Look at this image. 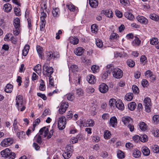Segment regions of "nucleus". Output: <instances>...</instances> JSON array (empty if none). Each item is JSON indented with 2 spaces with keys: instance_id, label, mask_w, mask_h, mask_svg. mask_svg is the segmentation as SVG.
Listing matches in <instances>:
<instances>
[{
  "instance_id": "50",
  "label": "nucleus",
  "mask_w": 159,
  "mask_h": 159,
  "mask_svg": "<svg viewBox=\"0 0 159 159\" xmlns=\"http://www.w3.org/2000/svg\"><path fill=\"white\" fill-rule=\"evenodd\" d=\"M99 67L96 65H93L92 66L91 69L94 73L97 72L98 70Z\"/></svg>"
},
{
  "instance_id": "45",
  "label": "nucleus",
  "mask_w": 159,
  "mask_h": 159,
  "mask_svg": "<svg viewBox=\"0 0 159 159\" xmlns=\"http://www.w3.org/2000/svg\"><path fill=\"white\" fill-rule=\"evenodd\" d=\"M117 155L118 157L120 159H122L124 157V155L123 152L121 150H119L117 152Z\"/></svg>"
},
{
  "instance_id": "26",
  "label": "nucleus",
  "mask_w": 159,
  "mask_h": 159,
  "mask_svg": "<svg viewBox=\"0 0 159 159\" xmlns=\"http://www.w3.org/2000/svg\"><path fill=\"white\" fill-rule=\"evenodd\" d=\"M139 125L140 129L143 131H145L147 128V125L144 122H140Z\"/></svg>"
},
{
  "instance_id": "32",
  "label": "nucleus",
  "mask_w": 159,
  "mask_h": 159,
  "mask_svg": "<svg viewBox=\"0 0 159 159\" xmlns=\"http://www.w3.org/2000/svg\"><path fill=\"white\" fill-rule=\"evenodd\" d=\"M127 56V54L123 52V53L121 52H116L115 53V57H125Z\"/></svg>"
},
{
  "instance_id": "46",
  "label": "nucleus",
  "mask_w": 159,
  "mask_h": 159,
  "mask_svg": "<svg viewBox=\"0 0 159 159\" xmlns=\"http://www.w3.org/2000/svg\"><path fill=\"white\" fill-rule=\"evenodd\" d=\"M118 37L119 36L118 34L115 33H113L111 35L110 39L111 40L117 39Z\"/></svg>"
},
{
  "instance_id": "7",
  "label": "nucleus",
  "mask_w": 159,
  "mask_h": 159,
  "mask_svg": "<svg viewBox=\"0 0 159 159\" xmlns=\"http://www.w3.org/2000/svg\"><path fill=\"white\" fill-rule=\"evenodd\" d=\"M14 140L11 138H6L1 142L0 145L2 147H7L12 144Z\"/></svg>"
},
{
  "instance_id": "59",
  "label": "nucleus",
  "mask_w": 159,
  "mask_h": 159,
  "mask_svg": "<svg viewBox=\"0 0 159 159\" xmlns=\"http://www.w3.org/2000/svg\"><path fill=\"white\" fill-rule=\"evenodd\" d=\"M37 95L38 96L41 97L44 100L47 99V97L44 94H42L40 93H37Z\"/></svg>"
},
{
  "instance_id": "64",
  "label": "nucleus",
  "mask_w": 159,
  "mask_h": 159,
  "mask_svg": "<svg viewBox=\"0 0 159 159\" xmlns=\"http://www.w3.org/2000/svg\"><path fill=\"white\" fill-rule=\"evenodd\" d=\"M116 14L117 16L119 18H121L122 16V13L120 11L116 10L115 11Z\"/></svg>"
},
{
  "instance_id": "28",
  "label": "nucleus",
  "mask_w": 159,
  "mask_h": 159,
  "mask_svg": "<svg viewBox=\"0 0 159 159\" xmlns=\"http://www.w3.org/2000/svg\"><path fill=\"white\" fill-rule=\"evenodd\" d=\"M29 49V45L28 44H26L24 47V49L22 50V54L24 56H25L27 55Z\"/></svg>"
},
{
  "instance_id": "18",
  "label": "nucleus",
  "mask_w": 159,
  "mask_h": 159,
  "mask_svg": "<svg viewBox=\"0 0 159 159\" xmlns=\"http://www.w3.org/2000/svg\"><path fill=\"white\" fill-rule=\"evenodd\" d=\"M47 59L48 61H50L52 58L54 59L55 57L54 54L52 52L50 51L49 52H47L46 53Z\"/></svg>"
},
{
  "instance_id": "39",
  "label": "nucleus",
  "mask_w": 159,
  "mask_h": 159,
  "mask_svg": "<svg viewBox=\"0 0 159 159\" xmlns=\"http://www.w3.org/2000/svg\"><path fill=\"white\" fill-rule=\"evenodd\" d=\"M66 96L67 99L70 101H72L75 98L74 95L70 93L67 94Z\"/></svg>"
},
{
  "instance_id": "44",
  "label": "nucleus",
  "mask_w": 159,
  "mask_h": 159,
  "mask_svg": "<svg viewBox=\"0 0 159 159\" xmlns=\"http://www.w3.org/2000/svg\"><path fill=\"white\" fill-rule=\"evenodd\" d=\"M41 80L42 82L40 84L39 89L41 91H43L45 90V86L43 81L42 80Z\"/></svg>"
},
{
  "instance_id": "42",
  "label": "nucleus",
  "mask_w": 159,
  "mask_h": 159,
  "mask_svg": "<svg viewBox=\"0 0 159 159\" xmlns=\"http://www.w3.org/2000/svg\"><path fill=\"white\" fill-rule=\"evenodd\" d=\"M127 65L130 67H133L135 65L134 62L131 59H129L127 61Z\"/></svg>"
},
{
  "instance_id": "1",
  "label": "nucleus",
  "mask_w": 159,
  "mask_h": 159,
  "mask_svg": "<svg viewBox=\"0 0 159 159\" xmlns=\"http://www.w3.org/2000/svg\"><path fill=\"white\" fill-rule=\"evenodd\" d=\"M16 106L18 110L23 111L25 110V107L24 105L23 97L22 95H17L16 98Z\"/></svg>"
},
{
  "instance_id": "12",
  "label": "nucleus",
  "mask_w": 159,
  "mask_h": 159,
  "mask_svg": "<svg viewBox=\"0 0 159 159\" xmlns=\"http://www.w3.org/2000/svg\"><path fill=\"white\" fill-rule=\"evenodd\" d=\"M48 128L45 127H43L39 130V134L43 135L44 137H45L48 134Z\"/></svg>"
},
{
  "instance_id": "13",
  "label": "nucleus",
  "mask_w": 159,
  "mask_h": 159,
  "mask_svg": "<svg viewBox=\"0 0 159 159\" xmlns=\"http://www.w3.org/2000/svg\"><path fill=\"white\" fill-rule=\"evenodd\" d=\"M84 49L81 47H79L75 48L74 50L75 54L78 56H81L84 52Z\"/></svg>"
},
{
  "instance_id": "47",
  "label": "nucleus",
  "mask_w": 159,
  "mask_h": 159,
  "mask_svg": "<svg viewBox=\"0 0 159 159\" xmlns=\"http://www.w3.org/2000/svg\"><path fill=\"white\" fill-rule=\"evenodd\" d=\"M150 43L152 45H156L158 44V39L157 38H153L150 41Z\"/></svg>"
},
{
  "instance_id": "22",
  "label": "nucleus",
  "mask_w": 159,
  "mask_h": 159,
  "mask_svg": "<svg viewBox=\"0 0 159 159\" xmlns=\"http://www.w3.org/2000/svg\"><path fill=\"white\" fill-rule=\"evenodd\" d=\"M3 9L4 11L7 12H10L12 9V7L11 5L9 3H7L4 5Z\"/></svg>"
},
{
  "instance_id": "3",
  "label": "nucleus",
  "mask_w": 159,
  "mask_h": 159,
  "mask_svg": "<svg viewBox=\"0 0 159 159\" xmlns=\"http://www.w3.org/2000/svg\"><path fill=\"white\" fill-rule=\"evenodd\" d=\"M53 72V69L52 67L48 66L47 64H45L43 67V73L46 76L49 77L51 76V75Z\"/></svg>"
},
{
  "instance_id": "53",
  "label": "nucleus",
  "mask_w": 159,
  "mask_h": 159,
  "mask_svg": "<svg viewBox=\"0 0 159 159\" xmlns=\"http://www.w3.org/2000/svg\"><path fill=\"white\" fill-rule=\"evenodd\" d=\"M16 133L17 135L20 139L23 138V136L25 135V132L23 131L20 132L19 131Z\"/></svg>"
},
{
  "instance_id": "63",
  "label": "nucleus",
  "mask_w": 159,
  "mask_h": 159,
  "mask_svg": "<svg viewBox=\"0 0 159 159\" xmlns=\"http://www.w3.org/2000/svg\"><path fill=\"white\" fill-rule=\"evenodd\" d=\"M70 142L72 144L76 143L78 142V138L75 137H72L70 140Z\"/></svg>"
},
{
  "instance_id": "15",
  "label": "nucleus",
  "mask_w": 159,
  "mask_h": 159,
  "mask_svg": "<svg viewBox=\"0 0 159 159\" xmlns=\"http://www.w3.org/2000/svg\"><path fill=\"white\" fill-rule=\"evenodd\" d=\"M87 80L90 84H93L96 81L95 76L92 75H89L87 77Z\"/></svg>"
},
{
  "instance_id": "14",
  "label": "nucleus",
  "mask_w": 159,
  "mask_h": 159,
  "mask_svg": "<svg viewBox=\"0 0 159 159\" xmlns=\"http://www.w3.org/2000/svg\"><path fill=\"white\" fill-rule=\"evenodd\" d=\"M117 123V119L115 116L112 117L110 120V125L113 127H115Z\"/></svg>"
},
{
  "instance_id": "35",
  "label": "nucleus",
  "mask_w": 159,
  "mask_h": 159,
  "mask_svg": "<svg viewBox=\"0 0 159 159\" xmlns=\"http://www.w3.org/2000/svg\"><path fill=\"white\" fill-rule=\"evenodd\" d=\"M136 107V104L135 102H131L128 105L129 109L131 111L134 110Z\"/></svg>"
},
{
  "instance_id": "60",
  "label": "nucleus",
  "mask_w": 159,
  "mask_h": 159,
  "mask_svg": "<svg viewBox=\"0 0 159 159\" xmlns=\"http://www.w3.org/2000/svg\"><path fill=\"white\" fill-rule=\"evenodd\" d=\"M153 74L152 73L150 70H147L145 73V75L148 78H149Z\"/></svg>"
},
{
  "instance_id": "19",
  "label": "nucleus",
  "mask_w": 159,
  "mask_h": 159,
  "mask_svg": "<svg viewBox=\"0 0 159 159\" xmlns=\"http://www.w3.org/2000/svg\"><path fill=\"white\" fill-rule=\"evenodd\" d=\"M124 16L125 17L130 20H132L134 18V15L130 11H127L125 12Z\"/></svg>"
},
{
  "instance_id": "11",
  "label": "nucleus",
  "mask_w": 159,
  "mask_h": 159,
  "mask_svg": "<svg viewBox=\"0 0 159 159\" xmlns=\"http://www.w3.org/2000/svg\"><path fill=\"white\" fill-rule=\"evenodd\" d=\"M122 121L124 124L126 125H128L129 123H131L133 122L132 119L128 116H124L122 117Z\"/></svg>"
},
{
  "instance_id": "17",
  "label": "nucleus",
  "mask_w": 159,
  "mask_h": 159,
  "mask_svg": "<svg viewBox=\"0 0 159 159\" xmlns=\"http://www.w3.org/2000/svg\"><path fill=\"white\" fill-rule=\"evenodd\" d=\"M116 107L119 110H122L124 108V104L120 100H118L116 103Z\"/></svg>"
},
{
  "instance_id": "51",
  "label": "nucleus",
  "mask_w": 159,
  "mask_h": 159,
  "mask_svg": "<svg viewBox=\"0 0 159 159\" xmlns=\"http://www.w3.org/2000/svg\"><path fill=\"white\" fill-rule=\"evenodd\" d=\"M117 101L114 98H111L110 99L109 101V104L111 106H114V105L116 106V103Z\"/></svg>"
},
{
  "instance_id": "6",
  "label": "nucleus",
  "mask_w": 159,
  "mask_h": 159,
  "mask_svg": "<svg viewBox=\"0 0 159 159\" xmlns=\"http://www.w3.org/2000/svg\"><path fill=\"white\" fill-rule=\"evenodd\" d=\"M145 111L147 112L151 111L152 105L151 99L149 98H146L144 100Z\"/></svg>"
},
{
  "instance_id": "37",
  "label": "nucleus",
  "mask_w": 159,
  "mask_h": 159,
  "mask_svg": "<svg viewBox=\"0 0 159 159\" xmlns=\"http://www.w3.org/2000/svg\"><path fill=\"white\" fill-rule=\"evenodd\" d=\"M140 140L143 142H145L148 140V138L147 136L145 134H142L140 136Z\"/></svg>"
},
{
  "instance_id": "36",
  "label": "nucleus",
  "mask_w": 159,
  "mask_h": 159,
  "mask_svg": "<svg viewBox=\"0 0 159 159\" xmlns=\"http://www.w3.org/2000/svg\"><path fill=\"white\" fill-rule=\"evenodd\" d=\"M149 17L152 20L156 21H157L159 20L158 16L154 13L150 15Z\"/></svg>"
},
{
  "instance_id": "29",
  "label": "nucleus",
  "mask_w": 159,
  "mask_h": 159,
  "mask_svg": "<svg viewBox=\"0 0 159 159\" xmlns=\"http://www.w3.org/2000/svg\"><path fill=\"white\" fill-rule=\"evenodd\" d=\"M70 43L74 45L77 44L79 42V39L75 37H71L70 38Z\"/></svg>"
},
{
  "instance_id": "8",
  "label": "nucleus",
  "mask_w": 159,
  "mask_h": 159,
  "mask_svg": "<svg viewBox=\"0 0 159 159\" xmlns=\"http://www.w3.org/2000/svg\"><path fill=\"white\" fill-rule=\"evenodd\" d=\"M66 118L65 116H62L59 118L58 123V126L60 130H62L65 127Z\"/></svg>"
},
{
  "instance_id": "58",
  "label": "nucleus",
  "mask_w": 159,
  "mask_h": 159,
  "mask_svg": "<svg viewBox=\"0 0 159 159\" xmlns=\"http://www.w3.org/2000/svg\"><path fill=\"white\" fill-rule=\"evenodd\" d=\"M71 70L73 71H77L78 70L77 66L75 65H72L70 67Z\"/></svg>"
},
{
  "instance_id": "48",
  "label": "nucleus",
  "mask_w": 159,
  "mask_h": 159,
  "mask_svg": "<svg viewBox=\"0 0 159 159\" xmlns=\"http://www.w3.org/2000/svg\"><path fill=\"white\" fill-rule=\"evenodd\" d=\"M111 135L110 132L108 130H106L104 132V137L105 139H108L110 138Z\"/></svg>"
},
{
  "instance_id": "38",
  "label": "nucleus",
  "mask_w": 159,
  "mask_h": 159,
  "mask_svg": "<svg viewBox=\"0 0 159 159\" xmlns=\"http://www.w3.org/2000/svg\"><path fill=\"white\" fill-rule=\"evenodd\" d=\"M86 126H93L94 124V122L93 120L91 119H89L85 121Z\"/></svg>"
},
{
  "instance_id": "33",
  "label": "nucleus",
  "mask_w": 159,
  "mask_h": 159,
  "mask_svg": "<svg viewBox=\"0 0 159 159\" xmlns=\"http://www.w3.org/2000/svg\"><path fill=\"white\" fill-rule=\"evenodd\" d=\"M52 14L54 17H57L59 16V9L57 8H55L52 10Z\"/></svg>"
},
{
  "instance_id": "24",
  "label": "nucleus",
  "mask_w": 159,
  "mask_h": 159,
  "mask_svg": "<svg viewBox=\"0 0 159 159\" xmlns=\"http://www.w3.org/2000/svg\"><path fill=\"white\" fill-rule=\"evenodd\" d=\"M13 25L15 28H20V20L19 18H16L14 20Z\"/></svg>"
},
{
  "instance_id": "23",
  "label": "nucleus",
  "mask_w": 159,
  "mask_h": 159,
  "mask_svg": "<svg viewBox=\"0 0 159 159\" xmlns=\"http://www.w3.org/2000/svg\"><path fill=\"white\" fill-rule=\"evenodd\" d=\"M102 13H104L105 16L109 18H111L112 17L113 13L112 11L110 10H106L102 11Z\"/></svg>"
},
{
  "instance_id": "54",
  "label": "nucleus",
  "mask_w": 159,
  "mask_h": 159,
  "mask_svg": "<svg viewBox=\"0 0 159 159\" xmlns=\"http://www.w3.org/2000/svg\"><path fill=\"white\" fill-rule=\"evenodd\" d=\"M152 150L155 153L159 152V147L157 145H154L152 148Z\"/></svg>"
},
{
  "instance_id": "62",
  "label": "nucleus",
  "mask_w": 159,
  "mask_h": 159,
  "mask_svg": "<svg viewBox=\"0 0 159 159\" xmlns=\"http://www.w3.org/2000/svg\"><path fill=\"white\" fill-rule=\"evenodd\" d=\"M132 89L134 93H137L139 92V88L136 86L134 85L132 87Z\"/></svg>"
},
{
  "instance_id": "40",
  "label": "nucleus",
  "mask_w": 159,
  "mask_h": 159,
  "mask_svg": "<svg viewBox=\"0 0 159 159\" xmlns=\"http://www.w3.org/2000/svg\"><path fill=\"white\" fill-rule=\"evenodd\" d=\"M66 6L70 11H74L75 10V6L72 4H67Z\"/></svg>"
},
{
  "instance_id": "61",
  "label": "nucleus",
  "mask_w": 159,
  "mask_h": 159,
  "mask_svg": "<svg viewBox=\"0 0 159 159\" xmlns=\"http://www.w3.org/2000/svg\"><path fill=\"white\" fill-rule=\"evenodd\" d=\"M154 122L155 123H157L159 121V116L157 115H154L152 118Z\"/></svg>"
},
{
  "instance_id": "16",
  "label": "nucleus",
  "mask_w": 159,
  "mask_h": 159,
  "mask_svg": "<svg viewBox=\"0 0 159 159\" xmlns=\"http://www.w3.org/2000/svg\"><path fill=\"white\" fill-rule=\"evenodd\" d=\"M141 151L143 155L145 156H148L150 153V151L148 147L143 146L141 148Z\"/></svg>"
},
{
  "instance_id": "9",
  "label": "nucleus",
  "mask_w": 159,
  "mask_h": 159,
  "mask_svg": "<svg viewBox=\"0 0 159 159\" xmlns=\"http://www.w3.org/2000/svg\"><path fill=\"white\" fill-rule=\"evenodd\" d=\"M68 106V103L67 102H62L59 110V113L60 114H63L66 111Z\"/></svg>"
},
{
  "instance_id": "2",
  "label": "nucleus",
  "mask_w": 159,
  "mask_h": 159,
  "mask_svg": "<svg viewBox=\"0 0 159 159\" xmlns=\"http://www.w3.org/2000/svg\"><path fill=\"white\" fill-rule=\"evenodd\" d=\"M1 155L3 157L9 159H14L16 154L15 153L11 152L8 148H6L1 152Z\"/></svg>"
},
{
  "instance_id": "52",
  "label": "nucleus",
  "mask_w": 159,
  "mask_h": 159,
  "mask_svg": "<svg viewBox=\"0 0 159 159\" xmlns=\"http://www.w3.org/2000/svg\"><path fill=\"white\" fill-rule=\"evenodd\" d=\"M91 29L93 33L96 32L98 30L96 24L92 25L91 26Z\"/></svg>"
},
{
  "instance_id": "57",
  "label": "nucleus",
  "mask_w": 159,
  "mask_h": 159,
  "mask_svg": "<svg viewBox=\"0 0 159 159\" xmlns=\"http://www.w3.org/2000/svg\"><path fill=\"white\" fill-rule=\"evenodd\" d=\"M94 88L90 86L88 87L86 89L87 92L89 93H93L94 92Z\"/></svg>"
},
{
  "instance_id": "43",
  "label": "nucleus",
  "mask_w": 159,
  "mask_h": 159,
  "mask_svg": "<svg viewBox=\"0 0 159 159\" xmlns=\"http://www.w3.org/2000/svg\"><path fill=\"white\" fill-rule=\"evenodd\" d=\"M96 44L97 47L99 48H101L103 45L102 42L101 40L99 39H98L96 40Z\"/></svg>"
},
{
  "instance_id": "10",
  "label": "nucleus",
  "mask_w": 159,
  "mask_h": 159,
  "mask_svg": "<svg viewBox=\"0 0 159 159\" xmlns=\"http://www.w3.org/2000/svg\"><path fill=\"white\" fill-rule=\"evenodd\" d=\"M99 89L101 93H105L108 91V87L106 84L102 83L100 85Z\"/></svg>"
},
{
  "instance_id": "49",
  "label": "nucleus",
  "mask_w": 159,
  "mask_h": 159,
  "mask_svg": "<svg viewBox=\"0 0 159 159\" xmlns=\"http://www.w3.org/2000/svg\"><path fill=\"white\" fill-rule=\"evenodd\" d=\"M76 93L79 96H82L84 94V91L82 89L79 88L76 89Z\"/></svg>"
},
{
  "instance_id": "55",
  "label": "nucleus",
  "mask_w": 159,
  "mask_h": 159,
  "mask_svg": "<svg viewBox=\"0 0 159 159\" xmlns=\"http://www.w3.org/2000/svg\"><path fill=\"white\" fill-rule=\"evenodd\" d=\"M78 123L80 126H85L86 127L87 125H86L85 121H84L83 120H80L78 121Z\"/></svg>"
},
{
  "instance_id": "41",
  "label": "nucleus",
  "mask_w": 159,
  "mask_h": 159,
  "mask_svg": "<svg viewBox=\"0 0 159 159\" xmlns=\"http://www.w3.org/2000/svg\"><path fill=\"white\" fill-rule=\"evenodd\" d=\"M90 6L92 7L96 8L98 5V2L97 1H89Z\"/></svg>"
},
{
  "instance_id": "27",
  "label": "nucleus",
  "mask_w": 159,
  "mask_h": 159,
  "mask_svg": "<svg viewBox=\"0 0 159 159\" xmlns=\"http://www.w3.org/2000/svg\"><path fill=\"white\" fill-rule=\"evenodd\" d=\"M133 155L134 157L138 158L140 157L141 152L140 151L137 149H135L134 150Z\"/></svg>"
},
{
  "instance_id": "25",
  "label": "nucleus",
  "mask_w": 159,
  "mask_h": 159,
  "mask_svg": "<svg viewBox=\"0 0 159 159\" xmlns=\"http://www.w3.org/2000/svg\"><path fill=\"white\" fill-rule=\"evenodd\" d=\"M140 42L141 41L139 39V38L138 37L135 36L134 39L132 42V44L134 46H138L140 44Z\"/></svg>"
},
{
  "instance_id": "31",
  "label": "nucleus",
  "mask_w": 159,
  "mask_h": 159,
  "mask_svg": "<svg viewBox=\"0 0 159 159\" xmlns=\"http://www.w3.org/2000/svg\"><path fill=\"white\" fill-rule=\"evenodd\" d=\"M34 70L38 74H39V73H40L41 71V66L39 64L37 65L34 67Z\"/></svg>"
},
{
  "instance_id": "34",
  "label": "nucleus",
  "mask_w": 159,
  "mask_h": 159,
  "mask_svg": "<svg viewBox=\"0 0 159 159\" xmlns=\"http://www.w3.org/2000/svg\"><path fill=\"white\" fill-rule=\"evenodd\" d=\"M133 97V94L132 93H128L125 96V98L126 100L128 101L131 100Z\"/></svg>"
},
{
  "instance_id": "5",
  "label": "nucleus",
  "mask_w": 159,
  "mask_h": 159,
  "mask_svg": "<svg viewBox=\"0 0 159 159\" xmlns=\"http://www.w3.org/2000/svg\"><path fill=\"white\" fill-rule=\"evenodd\" d=\"M112 73L113 76L116 79H120L123 75L122 71L118 68L114 69Z\"/></svg>"
},
{
  "instance_id": "56",
  "label": "nucleus",
  "mask_w": 159,
  "mask_h": 159,
  "mask_svg": "<svg viewBox=\"0 0 159 159\" xmlns=\"http://www.w3.org/2000/svg\"><path fill=\"white\" fill-rule=\"evenodd\" d=\"M35 138H36V142L40 144L42 143V138L41 135L39 134L37 137L36 136Z\"/></svg>"
},
{
  "instance_id": "20",
  "label": "nucleus",
  "mask_w": 159,
  "mask_h": 159,
  "mask_svg": "<svg viewBox=\"0 0 159 159\" xmlns=\"http://www.w3.org/2000/svg\"><path fill=\"white\" fill-rule=\"evenodd\" d=\"M37 51L39 55V57L42 59L43 57V48L42 47L39 46H37L36 47Z\"/></svg>"
},
{
  "instance_id": "30",
  "label": "nucleus",
  "mask_w": 159,
  "mask_h": 159,
  "mask_svg": "<svg viewBox=\"0 0 159 159\" xmlns=\"http://www.w3.org/2000/svg\"><path fill=\"white\" fill-rule=\"evenodd\" d=\"M138 21L141 23H145L147 21V19L143 16H138L137 17Z\"/></svg>"
},
{
  "instance_id": "4",
  "label": "nucleus",
  "mask_w": 159,
  "mask_h": 159,
  "mask_svg": "<svg viewBox=\"0 0 159 159\" xmlns=\"http://www.w3.org/2000/svg\"><path fill=\"white\" fill-rule=\"evenodd\" d=\"M73 151V146H67L62 154V156L64 159H68L69 158L72 156V153Z\"/></svg>"
},
{
  "instance_id": "21",
  "label": "nucleus",
  "mask_w": 159,
  "mask_h": 159,
  "mask_svg": "<svg viewBox=\"0 0 159 159\" xmlns=\"http://www.w3.org/2000/svg\"><path fill=\"white\" fill-rule=\"evenodd\" d=\"M13 86L10 84H8L5 86L4 89L5 91L7 93H11L12 91Z\"/></svg>"
}]
</instances>
